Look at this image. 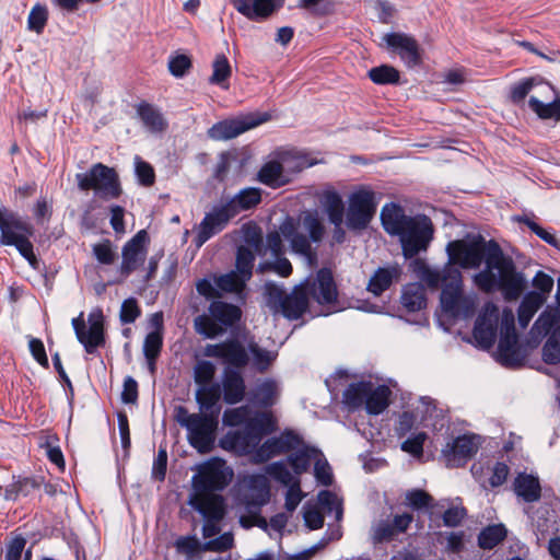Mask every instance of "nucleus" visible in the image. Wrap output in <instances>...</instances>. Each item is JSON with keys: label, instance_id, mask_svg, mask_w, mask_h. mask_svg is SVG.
Here are the masks:
<instances>
[{"label": "nucleus", "instance_id": "nucleus-31", "mask_svg": "<svg viewBox=\"0 0 560 560\" xmlns=\"http://www.w3.org/2000/svg\"><path fill=\"white\" fill-rule=\"evenodd\" d=\"M548 88L553 92L555 100L549 103H544L539 101L537 97L532 96L528 101L529 108L542 120L552 119L555 121H560V95L558 90L550 84L546 83Z\"/></svg>", "mask_w": 560, "mask_h": 560}, {"label": "nucleus", "instance_id": "nucleus-59", "mask_svg": "<svg viewBox=\"0 0 560 560\" xmlns=\"http://www.w3.org/2000/svg\"><path fill=\"white\" fill-rule=\"evenodd\" d=\"M559 316L556 312H542L536 319L533 329H537L538 334L549 336L550 332L557 327Z\"/></svg>", "mask_w": 560, "mask_h": 560}, {"label": "nucleus", "instance_id": "nucleus-12", "mask_svg": "<svg viewBox=\"0 0 560 560\" xmlns=\"http://www.w3.org/2000/svg\"><path fill=\"white\" fill-rule=\"evenodd\" d=\"M89 329H86L83 319V313L72 319V327L80 343L83 345L85 351L90 354L96 352L98 347L104 346V316L101 310L93 311L89 314Z\"/></svg>", "mask_w": 560, "mask_h": 560}, {"label": "nucleus", "instance_id": "nucleus-52", "mask_svg": "<svg viewBox=\"0 0 560 560\" xmlns=\"http://www.w3.org/2000/svg\"><path fill=\"white\" fill-rule=\"evenodd\" d=\"M514 220L518 223L525 224L534 234H536L540 240L546 242L548 245L552 246L556 249H560V241L552 233L541 228L528 215H516Z\"/></svg>", "mask_w": 560, "mask_h": 560}, {"label": "nucleus", "instance_id": "nucleus-7", "mask_svg": "<svg viewBox=\"0 0 560 560\" xmlns=\"http://www.w3.org/2000/svg\"><path fill=\"white\" fill-rule=\"evenodd\" d=\"M75 182L81 191L93 190L102 200L118 199L122 194L117 172L103 163H95L89 171L75 174Z\"/></svg>", "mask_w": 560, "mask_h": 560}, {"label": "nucleus", "instance_id": "nucleus-46", "mask_svg": "<svg viewBox=\"0 0 560 560\" xmlns=\"http://www.w3.org/2000/svg\"><path fill=\"white\" fill-rule=\"evenodd\" d=\"M301 446V448L294 450L295 452L288 456V462L298 476L308 470L311 460L317 453V450L314 447Z\"/></svg>", "mask_w": 560, "mask_h": 560}, {"label": "nucleus", "instance_id": "nucleus-35", "mask_svg": "<svg viewBox=\"0 0 560 560\" xmlns=\"http://www.w3.org/2000/svg\"><path fill=\"white\" fill-rule=\"evenodd\" d=\"M427 294L422 283H408L401 293V304L408 312H419L427 307Z\"/></svg>", "mask_w": 560, "mask_h": 560}, {"label": "nucleus", "instance_id": "nucleus-13", "mask_svg": "<svg viewBox=\"0 0 560 560\" xmlns=\"http://www.w3.org/2000/svg\"><path fill=\"white\" fill-rule=\"evenodd\" d=\"M229 483L225 463L213 458L202 464L192 477L195 492H210L223 490Z\"/></svg>", "mask_w": 560, "mask_h": 560}, {"label": "nucleus", "instance_id": "nucleus-38", "mask_svg": "<svg viewBox=\"0 0 560 560\" xmlns=\"http://www.w3.org/2000/svg\"><path fill=\"white\" fill-rule=\"evenodd\" d=\"M269 492L268 489L260 492L255 499L248 501L247 511L252 512V523H246L247 517L242 515L240 518V523L245 528H250L253 526H257L259 528L266 529L268 527V522L265 517L260 515V508L268 502Z\"/></svg>", "mask_w": 560, "mask_h": 560}, {"label": "nucleus", "instance_id": "nucleus-14", "mask_svg": "<svg viewBox=\"0 0 560 560\" xmlns=\"http://www.w3.org/2000/svg\"><path fill=\"white\" fill-rule=\"evenodd\" d=\"M305 288L306 294L320 305L332 304L337 301L338 290L330 269L322 268L317 271L316 277L306 280L301 284Z\"/></svg>", "mask_w": 560, "mask_h": 560}, {"label": "nucleus", "instance_id": "nucleus-1", "mask_svg": "<svg viewBox=\"0 0 560 560\" xmlns=\"http://www.w3.org/2000/svg\"><path fill=\"white\" fill-rule=\"evenodd\" d=\"M381 221L389 235L399 238L404 256L412 259L409 270L430 289L442 288L435 318L440 328L451 332L455 326V240L446 245L447 264L432 268L424 259L413 258L427 250L433 236L432 222L427 215H407L401 206L389 202L381 211Z\"/></svg>", "mask_w": 560, "mask_h": 560}, {"label": "nucleus", "instance_id": "nucleus-63", "mask_svg": "<svg viewBox=\"0 0 560 560\" xmlns=\"http://www.w3.org/2000/svg\"><path fill=\"white\" fill-rule=\"evenodd\" d=\"M135 165L139 183L145 187L152 186L155 182V173L151 164L141 160V158L136 156Z\"/></svg>", "mask_w": 560, "mask_h": 560}, {"label": "nucleus", "instance_id": "nucleus-49", "mask_svg": "<svg viewBox=\"0 0 560 560\" xmlns=\"http://www.w3.org/2000/svg\"><path fill=\"white\" fill-rule=\"evenodd\" d=\"M369 79L377 85L397 84L399 83V71L389 65H381L371 68L368 72Z\"/></svg>", "mask_w": 560, "mask_h": 560}, {"label": "nucleus", "instance_id": "nucleus-41", "mask_svg": "<svg viewBox=\"0 0 560 560\" xmlns=\"http://www.w3.org/2000/svg\"><path fill=\"white\" fill-rule=\"evenodd\" d=\"M483 441L485 439L481 435L471 432L457 435V462L460 458H472Z\"/></svg>", "mask_w": 560, "mask_h": 560}, {"label": "nucleus", "instance_id": "nucleus-29", "mask_svg": "<svg viewBox=\"0 0 560 560\" xmlns=\"http://www.w3.org/2000/svg\"><path fill=\"white\" fill-rule=\"evenodd\" d=\"M137 115L143 126L152 133L163 132L167 128V121L159 108L148 102H141L136 106Z\"/></svg>", "mask_w": 560, "mask_h": 560}, {"label": "nucleus", "instance_id": "nucleus-28", "mask_svg": "<svg viewBox=\"0 0 560 560\" xmlns=\"http://www.w3.org/2000/svg\"><path fill=\"white\" fill-rule=\"evenodd\" d=\"M400 276L401 269L398 265L378 268L369 281L368 291L378 296L386 291L394 281H398Z\"/></svg>", "mask_w": 560, "mask_h": 560}, {"label": "nucleus", "instance_id": "nucleus-44", "mask_svg": "<svg viewBox=\"0 0 560 560\" xmlns=\"http://www.w3.org/2000/svg\"><path fill=\"white\" fill-rule=\"evenodd\" d=\"M544 303V298L538 292L527 293L518 307V323L522 327H526L537 310Z\"/></svg>", "mask_w": 560, "mask_h": 560}, {"label": "nucleus", "instance_id": "nucleus-4", "mask_svg": "<svg viewBox=\"0 0 560 560\" xmlns=\"http://www.w3.org/2000/svg\"><path fill=\"white\" fill-rule=\"evenodd\" d=\"M302 228L308 235L299 231L294 221L288 218L280 225V232L272 231L266 235V249L272 257L284 255L283 237L289 242L291 252L302 257L308 267L314 268L318 264V255L312 243H320L326 230L316 212H306L302 217Z\"/></svg>", "mask_w": 560, "mask_h": 560}, {"label": "nucleus", "instance_id": "nucleus-25", "mask_svg": "<svg viewBox=\"0 0 560 560\" xmlns=\"http://www.w3.org/2000/svg\"><path fill=\"white\" fill-rule=\"evenodd\" d=\"M222 395L224 402L236 405L246 396V385L242 373L233 368H226L222 375Z\"/></svg>", "mask_w": 560, "mask_h": 560}, {"label": "nucleus", "instance_id": "nucleus-19", "mask_svg": "<svg viewBox=\"0 0 560 560\" xmlns=\"http://www.w3.org/2000/svg\"><path fill=\"white\" fill-rule=\"evenodd\" d=\"M387 47L398 54L408 68L421 63L420 48L417 40L405 33H388L383 37Z\"/></svg>", "mask_w": 560, "mask_h": 560}, {"label": "nucleus", "instance_id": "nucleus-24", "mask_svg": "<svg viewBox=\"0 0 560 560\" xmlns=\"http://www.w3.org/2000/svg\"><path fill=\"white\" fill-rule=\"evenodd\" d=\"M189 504L198 511L203 518L221 521L224 516V499L220 494L210 492H195Z\"/></svg>", "mask_w": 560, "mask_h": 560}, {"label": "nucleus", "instance_id": "nucleus-2", "mask_svg": "<svg viewBox=\"0 0 560 560\" xmlns=\"http://www.w3.org/2000/svg\"><path fill=\"white\" fill-rule=\"evenodd\" d=\"M472 281L483 293L501 291L506 301L517 300L526 288L524 275L517 271L509 255H505L499 243L487 241L479 232H467L457 240V267L479 269Z\"/></svg>", "mask_w": 560, "mask_h": 560}, {"label": "nucleus", "instance_id": "nucleus-54", "mask_svg": "<svg viewBox=\"0 0 560 560\" xmlns=\"http://www.w3.org/2000/svg\"><path fill=\"white\" fill-rule=\"evenodd\" d=\"M252 410L247 405L224 410L222 421L226 427H238L247 423Z\"/></svg>", "mask_w": 560, "mask_h": 560}, {"label": "nucleus", "instance_id": "nucleus-61", "mask_svg": "<svg viewBox=\"0 0 560 560\" xmlns=\"http://www.w3.org/2000/svg\"><path fill=\"white\" fill-rule=\"evenodd\" d=\"M25 230L26 226L22 223V218L7 208H0V232L3 235L9 229Z\"/></svg>", "mask_w": 560, "mask_h": 560}, {"label": "nucleus", "instance_id": "nucleus-60", "mask_svg": "<svg viewBox=\"0 0 560 560\" xmlns=\"http://www.w3.org/2000/svg\"><path fill=\"white\" fill-rule=\"evenodd\" d=\"M275 261L260 264L258 270L264 272L265 270H272L281 277H289L292 273V265L284 255L273 257Z\"/></svg>", "mask_w": 560, "mask_h": 560}, {"label": "nucleus", "instance_id": "nucleus-30", "mask_svg": "<svg viewBox=\"0 0 560 560\" xmlns=\"http://www.w3.org/2000/svg\"><path fill=\"white\" fill-rule=\"evenodd\" d=\"M366 394L364 407L369 415L377 416L388 407L392 394L388 386H374L372 382H369V389L366 390Z\"/></svg>", "mask_w": 560, "mask_h": 560}, {"label": "nucleus", "instance_id": "nucleus-32", "mask_svg": "<svg viewBox=\"0 0 560 560\" xmlns=\"http://www.w3.org/2000/svg\"><path fill=\"white\" fill-rule=\"evenodd\" d=\"M279 395V387L275 380L267 378L258 383L249 394V400L264 408L271 407L276 404Z\"/></svg>", "mask_w": 560, "mask_h": 560}, {"label": "nucleus", "instance_id": "nucleus-56", "mask_svg": "<svg viewBox=\"0 0 560 560\" xmlns=\"http://www.w3.org/2000/svg\"><path fill=\"white\" fill-rule=\"evenodd\" d=\"M92 252L96 260L102 265H112L117 258V254L113 249V243L107 238L94 244Z\"/></svg>", "mask_w": 560, "mask_h": 560}, {"label": "nucleus", "instance_id": "nucleus-8", "mask_svg": "<svg viewBox=\"0 0 560 560\" xmlns=\"http://www.w3.org/2000/svg\"><path fill=\"white\" fill-rule=\"evenodd\" d=\"M242 311L237 305L214 300L209 304L208 314L195 317V330L208 339H213L225 332L241 319Z\"/></svg>", "mask_w": 560, "mask_h": 560}, {"label": "nucleus", "instance_id": "nucleus-43", "mask_svg": "<svg viewBox=\"0 0 560 560\" xmlns=\"http://www.w3.org/2000/svg\"><path fill=\"white\" fill-rule=\"evenodd\" d=\"M212 68L213 71L209 82L211 84L219 85L224 90H228L229 79L232 74V68L226 56L223 54L217 55L213 60Z\"/></svg>", "mask_w": 560, "mask_h": 560}, {"label": "nucleus", "instance_id": "nucleus-51", "mask_svg": "<svg viewBox=\"0 0 560 560\" xmlns=\"http://www.w3.org/2000/svg\"><path fill=\"white\" fill-rule=\"evenodd\" d=\"M266 474L277 482L289 487L294 482H300V479L294 477L288 469L283 460L275 462L266 467Z\"/></svg>", "mask_w": 560, "mask_h": 560}, {"label": "nucleus", "instance_id": "nucleus-55", "mask_svg": "<svg viewBox=\"0 0 560 560\" xmlns=\"http://www.w3.org/2000/svg\"><path fill=\"white\" fill-rule=\"evenodd\" d=\"M249 350L253 354V363L257 371L266 372L272 362L276 360V353L260 348L256 343L249 346Z\"/></svg>", "mask_w": 560, "mask_h": 560}, {"label": "nucleus", "instance_id": "nucleus-40", "mask_svg": "<svg viewBox=\"0 0 560 560\" xmlns=\"http://www.w3.org/2000/svg\"><path fill=\"white\" fill-rule=\"evenodd\" d=\"M508 535L503 524H493L485 527L478 535V546L483 550H491L502 542Z\"/></svg>", "mask_w": 560, "mask_h": 560}, {"label": "nucleus", "instance_id": "nucleus-58", "mask_svg": "<svg viewBox=\"0 0 560 560\" xmlns=\"http://www.w3.org/2000/svg\"><path fill=\"white\" fill-rule=\"evenodd\" d=\"M215 374V366L210 361H200L194 368V380L200 386H207Z\"/></svg>", "mask_w": 560, "mask_h": 560}, {"label": "nucleus", "instance_id": "nucleus-53", "mask_svg": "<svg viewBox=\"0 0 560 560\" xmlns=\"http://www.w3.org/2000/svg\"><path fill=\"white\" fill-rule=\"evenodd\" d=\"M48 21V9L45 4L36 3L27 18V27L30 31L42 34Z\"/></svg>", "mask_w": 560, "mask_h": 560}, {"label": "nucleus", "instance_id": "nucleus-37", "mask_svg": "<svg viewBox=\"0 0 560 560\" xmlns=\"http://www.w3.org/2000/svg\"><path fill=\"white\" fill-rule=\"evenodd\" d=\"M320 202L330 223L340 230L345 213V207L340 195L335 190H325L322 195Z\"/></svg>", "mask_w": 560, "mask_h": 560}, {"label": "nucleus", "instance_id": "nucleus-34", "mask_svg": "<svg viewBox=\"0 0 560 560\" xmlns=\"http://www.w3.org/2000/svg\"><path fill=\"white\" fill-rule=\"evenodd\" d=\"M257 179L270 188H279L289 183L283 173L282 162L276 160L269 161L260 167Z\"/></svg>", "mask_w": 560, "mask_h": 560}, {"label": "nucleus", "instance_id": "nucleus-5", "mask_svg": "<svg viewBox=\"0 0 560 560\" xmlns=\"http://www.w3.org/2000/svg\"><path fill=\"white\" fill-rule=\"evenodd\" d=\"M174 419L187 430V440L195 450L200 454L212 451L218 429L215 413H189L185 406L179 405L174 408Z\"/></svg>", "mask_w": 560, "mask_h": 560}, {"label": "nucleus", "instance_id": "nucleus-39", "mask_svg": "<svg viewBox=\"0 0 560 560\" xmlns=\"http://www.w3.org/2000/svg\"><path fill=\"white\" fill-rule=\"evenodd\" d=\"M369 382L351 383L343 392L342 402L349 410H355L365 405Z\"/></svg>", "mask_w": 560, "mask_h": 560}, {"label": "nucleus", "instance_id": "nucleus-16", "mask_svg": "<svg viewBox=\"0 0 560 560\" xmlns=\"http://www.w3.org/2000/svg\"><path fill=\"white\" fill-rule=\"evenodd\" d=\"M413 522L411 513L396 514L392 518L380 520L371 528L373 544H383L394 540L398 535L405 534Z\"/></svg>", "mask_w": 560, "mask_h": 560}, {"label": "nucleus", "instance_id": "nucleus-21", "mask_svg": "<svg viewBox=\"0 0 560 560\" xmlns=\"http://www.w3.org/2000/svg\"><path fill=\"white\" fill-rule=\"evenodd\" d=\"M25 230L9 229L3 235H0V243L5 246H14L20 255L25 258L32 267H36L37 257L34 254V246L30 237L34 235V228L22 219Z\"/></svg>", "mask_w": 560, "mask_h": 560}, {"label": "nucleus", "instance_id": "nucleus-9", "mask_svg": "<svg viewBox=\"0 0 560 560\" xmlns=\"http://www.w3.org/2000/svg\"><path fill=\"white\" fill-rule=\"evenodd\" d=\"M404 503L416 512L427 513L431 527H455V508L448 506L445 509L443 504L435 502L434 498L422 489L407 490Z\"/></svg>", "mask_w": 560, "mask_h": 560}, {"label": "nucleus", "instance_id": "nucleus-26", "mask_svg": "<svg viewBox=\"0 0 560 560\" xmlns=\"http://www.w3.org/2000/svg\"><path fill=\"white\" fill-rule=\"evenodd\" d=\"M261 201V189L247 187L241 189L234 197L224 202L233 218L243 211L250 210Z\"/></svg>", "mask_w": 560, "mask_h": 560}, {"label": "nucleus", "instance_id": "nucleus-11", "mask_svg": "<svg viewBox=\"0 0 560 560\" xmlns=\"http://www.w3.org/2000/svg\"><path fill=\"white\" fill-rule=\"evenodd\" d=\"M375 194L369 189H360L349 197L346 224L350 230H364L376 212Z\"/></svg>", "mask_w": 560, "mask_h": 560}, {"label": "nucleus", "instance_id": "nucleus-3", "mask_svg": "<svg viewBox=\"0 0 560 560\" xmlns=\"http://www.w3.org/2000/svg\"><path fill=\"white\" fill-rule=\"evenodd\" d=\"M498 330L500 338L494 354L497 362L508 369L523 366L526 352L518 343L514 313L511 308L504 307L500 315L499 307L493 302H486L472 329L476 346L482 350H490L495 343Z\"/></svg>", "mask_w": 560, "mask_h": 560}, {"label": "nucleus", "instance_id": "nucleus-20", "mask_svg": "<svg viewBox=\"0 0 560 560\" xmlns=\"http://www.w3.org/2000/svg\"><path fill=\"white\" fill-rule=\"evenodd\" d=\"M205 354L222 359L226 364L237 369L245 368L249 361L243 345L236 339H229L217 345H208Z\"/></svg>", "mask_w": 560, "mask_h": 560}, {"label": "nucleus", "instance_id": "nucleus-17", "mask_svg": "<svg viewBox=\"0 0 560 560\" xmlns=\"http://www.w3.org/2000/svg\"><path fill=\"white\" fill-rule=\"evenodd\" d=\"M303 445L302 438L292 430L266 440L256 451V460L266 462L273 456L298 450Z\"/></svg>", "mask_w": 560, "mask_h": 560}, {"label": "nucleus", "instance_id": "nucleus-36", "mask_svg": "<svg viewBox=\"0 0 560 560\" xmlns=\"http://www.w3.org/2000/svg\"><path fill=\"white\" fill-rule=\"evenodd\" d=\"M39 487V480L34 477L13 476V481L4 488L3 498L8 501H16L21 495H31Z\"/></svg>", "mask_w": 560, "mask_h": 560}, {"label": "nucleus", "instance_id": "nucleus-62", "mask_svg": "<svg viewBox=\"0 0 560 560\" xmlns=\"http://www.w3.org/2000/svg\"><path fill=\"white\" fill-rule=\"evenodd\" d=\"M163 347V336L159 330L149 332L143 342L144 357H159Z\"/></svg>", "mask_w": 560, "mask_h": 560}, {"label": "nucleus", "instance_id": "nucleus-45", "mask_svg": "<svg viewBox=\"0 0 560 560\" xmlns=\"http://www.w3.org/2000/svg\"><path fill=\"white\" fill-rule=\"evenodd\" d=\"M546 83L548 82L540 75L525 78L511 86L509 97L512 103L520 104L534 88Z\"/></svg>", "mask_w": 560, "mask_h": 560}, {"label": "nucleus", "instance_id": "nucleus-33", "mask_svg": "<svg viewBox=\"0 0 560 560\" xmlns=\"http://www.w3.org/2000/svg\"><path fill=\"white\" fill-rule=\"evenodd\" d=\"M514 491L525 502H536L541 497V487L537 477L528 474H518L514 480Z\"/></svg>", "mask_w": 560, "mask_h": 560}, {"label": "nucleus", "instance_id": "nucleus-47", "mask_svg": "<svg viewBox=\"0 0 560 560\" xmlns=\"http://www.w3.org/2000/svg\"><path fill=\"white\" fill-rule=\"evenodd\" d=\"M541 358L542 361L549 365L560 363V325L547 337L541 349Z\"/></svg>", "mask_w": 560, "mask_h": 560}, {"label": "nucleus", "instance_id": "nucleus-27", "mask_svg": "<svg viewBox=\"0 0 560 560\" xmlns=\"http://www.w3.org/2000/svg\"><path fill=\"white\" fill-rule=\"evenodd\" d=\"M213 282L220 292V299L223 293L235 294L240 300H245L247 282L236 271H229L221 275H213Z\"/></svg>", "mask_w": 560, "mask_h": 560}, {"label": "nucleus", "instance_id": "nucleus-22", "mask_svg": "<svg viewBox=\"0 0 560 560\" xmlns=\"http://www.w3.org/2000/svg\"><path fill=\"white\" fill-rule=\"evenodd\" d=\"M232 3L248 20L262 22L282 7L283 0H233Z\"/></svg>", "mask_w": 560, "mask_h": 560}, {"label": "nucleus", "instance_id": "nucleus-15", "mask_svg": "<svg viewBox=\"0 0 560 560\" xmlns=\"http://www.w3.org/2000/svg\"><path fill=\"white\" fill-rule=\"evenodd\" d=\"M232 219L233 215L224 202L214 206L210 212L206 213L200 222L195 237V244L198 247L202 246L212 236L223 231Z\"/></svg>", "mask_w": 560, "mask_h": 560}, {"label": "nucleus", "instance_id": "nucleus-50", "mask_svg": "<svg viewBox=\"0 0 560 560\" xmlns=\"http://www.w3.org/2000/svg\"><path fill=\"white\" fill-rule=\"evenodd\" d=\"M254 262V253L246 246H240L236 252L234 271H236L246 281H249L253 277Z\"/></svg>", "mask_w": 560, "mask_h": 560}, {"label": "nucleus", "instance_id": "nucleus-10", "mask_svg": "<svg viewBox=\"0 0 560 560\" xmlns=\"http://www.w3.org/2000/svg\"><path fill=\"white\" fill-rule=\"evenodd\" d=\"M271 118L268 113L248 114L237 118L223 119L212 125L207 130L209 139L214 141H226L258 127Z\"/></svg>", "mask_w": 560, "mask_h": 560}, {"label": "nucleus", "instance_id": "nucleus-6", "mask_svg": "<svg viewBox=\"0 0 560 560\" xmlns=\"http://www.w3.org/2000/svg\"><path fill=\"white\" fill-rule=\"evenodd\" d=\"M264 295L270 312L275 315L281 314L289 320L301 318L308 307L310 299L301 284L288 294L279 285L268 282L265 284Z\"/></svg>", "mask_w": 560, "mask_h": 560}, {"label": "nucleus", "instance_id": "nucleus-23", "mask_svg": "<svg viewBox=\"0 0 560 560\" xmlns=\"http://www.w3.org/2000/svg\"><path fill=\"white\" fill-rule=\"evenodd\" d=\"M260 440L257 434H254L246 427L243 430L228 432L220 441L223 450L233 451L242 455L256 453L260 446Z\"/></svg>", "mask_w": 560, "mask_h": 560}, {"label": "nucleus", "instance_id": "nucleus-42", "mask_svg": "<svg viewBox=\"0 0 560 560\" xmlns=\"http://www.w3.org/2000/svg\"><path fill=\"white\" fill-rule=\"evenodd\" d=\"M245 427L257 434L260 441L264 435L270 434L277 429L276 420L270 412H256L249 418Z\"/></svg>", "mask_w": 560, "mask_h": 560}, {"label": "nucleus", "instance_id": "nucleus-57", "mask_svg": "<svg viewBox=\"0 0 560 560\" xmlns=\"http://www.w3.org/2000/svg\"><path fill=\"white\" fill-rule=\"evenodd\" d=\"M235 161H237V153L235 151L221 152L213 171V177L219 182H223L228 176L232 162Z\"/></svg>", "mask_w": 560, "mask_h": 560}, {"label": "nucleus", "instance_id": "nucleus-48", "mask_svg": "<svg viewBox=\"0 0 560 560\" xmlns=\"http://www.w3.org/2000/svg\"><path fill=\"white\" fill-rule=\"evenodd\" d=\"M221 397L218 384L201 386L196 393V401L201 410L200 413H209L215 407Z\"/></svg>", "mask_w": 560, "mask_h": 560}, {"label": "nucleus", "instance_id": "nucleus-64", "mask_svg": "<svg viewBox=\"0 0 560 560\" xmlns=\"http://www.w3.org/2000/svg\"><path fill=\"white\" fill-rule=\"evenodd\" d=\"M26 542V539L22 535L13 537L5 545L4 560H21Z\"/></svg>", "mask_w": 560, "mask_h": 560}, {"label": "nucleus", "instance_id": "nucleus-18", "mask_svg": "<svg viewBox=\"0 0 560 560\" xmlns=\"http://www.w3.org/2000/svg\"><path fill=\"white\" fill-rule=\"evenodd\" d=\"M147 238V232L144 230H140L124 245L121 253L122 260L119 267V273L122 279L128 278L144 261V243Z\"/></svg>", "mask_w": 560, "mask_h": 560}]
</instances>
